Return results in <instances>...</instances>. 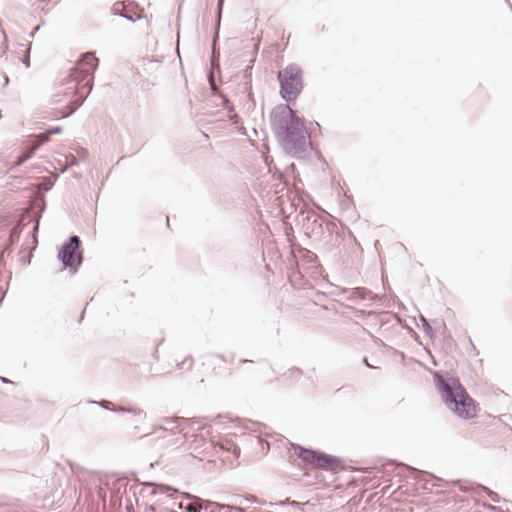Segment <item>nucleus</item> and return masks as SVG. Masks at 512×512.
I'll list each match as a JSON object with an SVG mask.
<instances>
[{
	"label": "nucleus",
	"instance_id": "f257e3e1",
	"mask_svg": "<svg viewBox=\"0 0 512 512\" xmlns=\"http://www.w3.org/2000/svg\"><path fill=\"white\" fill-rule=\"evenodd\" d=\"M271 130L285 153L305 158L311 148L310 134L288 104L275 106L270 113Z\"/></svg>",
	"mask_w": 512,
	"mask_h": 512
},
{
	"label": "nucleus",
	"instance_id": "f03ea898",
	"mask_svg": "<svg viewBox=\"0 0 512 512\" xmlns=\"http://www.w3.org/2000/svg\"><path fill=\"white\" fill-rule=\"evenodd\" d=\"M98 59L93 53H86L78 60L63 85H66L63 95L68 99L67 105L61 109L60 117H68L84 102L93 87V74L98 66Z\"/></svg>",
	"mask_w": 512,
	"mask_h": 512
},
{
	"label": "nucleus",
	"instance_id": "7ed1b4c3",
	"mask_svg": "<svg viewBox=\"0 0 512 512\" xmlns=\"http://www.w3.org/2000/svg\"><path fill=\"white\" fill-rule=\"evenodd\" d=\"M434 380L441 399L449 410L461 419H470L475 415L474 400L457 377L448 372H436Z\"/></svg>",
	"mask_w": 512,
	"mask_h": 512
},
{
	"label": "nucleus",
	"instance_id": "20e7f679",
	"mask_svg": "<svg viewBox=\"0 0 512 512\" xmlns=\"http://www.w3.org/2000/svg\"><path fill=\"white\" fill-rule=\"evenodd\" d=\"M280 94L286 102L295 101L303 89L302 70L297 64H289L277 75Z\"/></svg>",
	"mask_w": 512,
	"mask_h": 512
},
{
	"label": "nucleus",
	"instance_id": "39448f33",
	"mask_svg": "<svg viewBox=\"0 0 512 512\" xmlns=\"http://www.w3.org/2000/svg\"><path fill=\"white\" fill-rule=\"evenodd\" d=\"M293 450L302 461L317 469L334 473L344 467L343 461L339 457L325 452L308 449L298 444L293 445Z\"/></svg>",
	"mask_w": 512,
	"mask_h": 512
},
{
	"label": "nucleus",
	"instance_id": "423d86ee",
	"mask_svg": "<svg viewBox=\"0 0 512 512\" xmlns=\"http://www.w3.org/2000/svg\"><path fill=\"white\" fill-rule=\"evenodd\" d=\"M80 244V238L77 235H72L61 247L58 258L65 267H73L75 264L82 263V256L79 253Z\"/></svg>",
	"mask_w": 512,
	"mask_h": 512
},
{
	"label": "nucleus",
	"instance_id": "0eeeda50",
	"mask_svg": "<svg viewBox=\"0 0 512 512\" xmlns=\"http://www.w3.org/2000/svg\"><path fill=\"white\" fill-rule=\"evenodd\" d=\"M187 422L184 418H165L161 424L157 426L152 433L144 435L142 438H147L154 435L156 439H165L170 433H182L184 431V424Z\"/></svg>",
	"mask_w": 512,
	"mask_h": 512
},
{
	"label": "nucleus",
	"instance_id": "6e6552de",
	"mask_svg": "<svg viewBox=\"0 0 512 512\" xmlns=\"http://www.w3.org/2000/svg\"><path fill=\"white\" fill-rule=\"evenodd\" d=\"M302 227L309 238H320L323 235V219L315 212H308L303 218Z\"/></svg>",
	"mask_w": 512,
	"mask_h": 512
},
{
	"label": "nucleus",
	"instance_id": "1a4fd4ad",
	"mask_svg": "<svg viewBox=\"0 0 512 512\" xmlns=\"http://www.w3.org/2000/svg\"><path fill=\"white\" fill-rule=\"evenodd\" d=\"M344 293L347 294L346 299L354 303H358L360 301L374 302L379 299L378 295L374 294L366 288L361 287L347 289L344 291Z\"/></svg>",
	"mask_w": 512,
	"mask_h": 512
},
{
	"label": "nucleus",
	"instance_id": "9d476101",
	"mask_svg": "<svg viewBox=\"0 0 512 512\" xmlns=\"http://www.w3.org/2000/svg\"><path fill=\"white\" fill-rule=\"evenodd\" d=\"M184 498L188 500V503L184 507L185 511H187V512H204V511H206L205 499H202L195 495H191L189 493H184Z\"/></svg>",
	"mask_w": 512,
	"mask_h": 512
},
{
	"label": "nucleus",
	"instance_id": "9b49d317",
	"mask_svg": "<svg viewBox=\"0 0 512 512\" xmlns=\"http://www.w3.org/2000/svg\"><path fill=\"white\" fill-rule=\"evenodd\" d=\"M169 436L165 439H156L160 441V445L162 447H172L179 446L183 444L186 440V435L182 433H170Z\"/></svg>",
	"mask_w": 512,
	"mask_h": 512
},
{
	"label": "nucleus",
	"instance_id": "f8f14e48",
	"mask_svg": "<svg viewBox=\"0 0 512 512\" xmlns=\"http://www.w3.org/2000/svg\"><path fill=\"white\" fill-rule=\"evenodd\" d=\"M109 411L114 413H129L135 417L136 421H142L146 418V412L140 409L126 408V407H112Z\"/></svg>",
	"mask_w": 512,
	"mask_h": 512
},
{
	"label": "nucleus",
	"instance_id": "ddd939ff",
	"mask_svg": "<svg viewBox=\"0 0 512 512\" xmlns=\"http://www.w3.org/2000/svg\"><path fill=\"white\" fill-rule=\"evenodd\" d=\"M206 511L204 512H222V510H232L233 506L229 504H220L210 500H205Z\"/></svg>",
	"mask_w": 512,
	"mask_h": 512
},
{
	"label": "nucleus",
	"instance_id": "4468645a",
	"mask_svg": "<svg viewBox=\"0 0 512 512\" xmlns=\"http://www.w3.org/2000/svg\"><path fill=\"white\" fill-rule=\"evenodd\" d=\"M49 137L50 136L48 135L47 131H45L44 133H40L37 136H35V138L33 139V143L31 145L33 150L36 151L41 145H43L44 143L48 142Z\"/></svg>",
	"mask_w": 512,
	"mask_h": 512
},
{
	"label": "nucleus",
	"instance_id": "2eb2a0df",
	"mask_svg": "<svg viewBox=\"0 0 512 512\" xmlns=\"http://www.w3.org/2000/svg\"><path fill=\"white\" fill-rule=\"evenodd\" d=\"M174 493H177L176 489H174L170 486L164 485V484L157 485L154 488V490L152 491V494H154V495L168 494V496H172Z\"/></svg>",
	"mask_w": 512,
	"mask_h": 512
},
{
	"label": "nucleus",
	"instance_id": "dca6fc26",
	"mask_svg": "<svg viewBox=\"0 0 512 512\" xmlns=\"http://www.w3.org/2000/svg\"><path fill=\"white\" fill-rule=\"evenodd\" d=\"M35 153V150H33L32 147H30L25 153H23L16 161L15 166H21L23 163H25L28 159H30L33 154Z\"/></svg>",
	"mask_w": 512,
	"mask_h": 512
},
{
	"label": "nucleus",
	"instance_id": "f3484780",
	"mask_svg": "<svg viewBox=\"0 0 512 512\" xmlns=\"http://www.w3.org/2000/svg\"><path fill=\"white\" fill-rule=\"evenodd\" d=\"M478 489L485 492L492 502L499 503L500 497L496 492L490 490L489 488H487L485 486H479Z\"/></svg>",
	"mask_w": 512,
	"mask_h": 512
},
{
	"label": "nucleus",
	"instance_id": "a211bd4d",
	"mask_svg": "<svg viewBox=\"0 0 512 512\" xmlns=\"http://www.w3.org/2000/svg\"><path fill=\"white\" fill-rule=\"evenodd\" d=\"M419 322L421 323L420 324L421 328L426 333V335L431 336L432 332H433V329H432L430 323L428 322V320L423 315H420L419 316Z\"/></svg>",
	"mask_w": 512,
	"mask_h": 512
},
{
	"label": "nucleus",
	"instance_id": "6ab92c4d",
	"mask_svg": "<svg viewBox=\"0 0 512 512\" xmlns=\"http://www.w3.org/2000/svg\"><path fill=\"white\" fill-rule=\"evenodd\" d=\"M20 233H21V224L19 222L10 231L9 240H10L11 244H13L14 241L19 237Z\"/></svg>",
	"mask_w": 512,
	"mask_h": 512
},
{
	"label": "nucleus",
	"instance_id": "aec40b11",
	"mask_svg": "<svg viewBox=\"0 0 512 512\" xmlns=\"http://www.w3.org/2000/svg\"><path fill=\"white\" fill-rule=\"evenodd\" d=\"M7 48L6 35L2 30H0V58L6 54Z\"/></svg>",
	"mask_w": 512,
	"mask_h": 512
},
{
	"label": "nucleus",
	"instance_id": "412c9836",
	"mask_svg": "<svg viewBox=\"0 0 512 512\" xmlns=\"http://www.w3.org/2000/svg\"><path fill=\"white\" fill-rule=\"evenodd\" d=\"M302 257L308 263H313L317 259L316 254L306 249L302 251Z\"/></svg>",
	"mask_w": 512,
	"mask_h": 512
},
{
	"label": "nucleus",
	"instance_id": "4be33fe9",
	"mask_svg": "<svg viewBox=\"0 0 512 512\" xmlns=\"http://www.w3.org/2000/svg\"><path fill=\"white\" fill-rule=\"evenodd\" d=\"M124 7L123 2H116L112 7V13L115 16H119V14H123L122 8Z\"/></svg>",
	"mask_w": 512,
	"mask_h": 512
},
{
	"label": "nucleus",
	"instance_id": "5701e85b",
	"mask_svg": "<svg viewBox=\"0 0 512 512\" xmlns=\"http://www.w3.org/2000/svg\"><path fill=\"white\" fill-rule=\"evenodd\" d=\"M78 163H79V159L72 155L69 164H67L65 167H63L61 169V172L62 173L65 172L67 170L68 166H76V165H78Z\"/></svg>",
	"mask_w": 512,
	"mask_h": 512
},
{
	"label": "nucleus",
	"instance_id": "b1692460",
	"mask_svg": "<svg viewBox=\"0 0 512 512\" xmlns=\"http://www.w3.org/2000/svg\"><path fill=\"white\" fill-rule=\"evenodd\" d=\"M89 403H91V404H98V405H100L102 408H104V409H106V410L112 409V408L110 407V404H111V403H110L109 401H106V400H103V401H101V402H97V401H90Z\"/></svg>",
	"mask_w": 512,
	"mask_h": 512
},
{
	"label": "nucleus",
	"instance_id": "393cba45",
	"mask_svg": "<svg viewBox=\"0 0 512 512\" xmlns=\"http://www.w3.org/2000/svg\"><path fill=\"white\" fill-rule=\"evenodd\" d=\"M48 135H53V134H59L61 133L62 131V128L60 126H57V127H53V128H50V129H47L46 130Z\"/></svg>",
	"mask_w": 512,
	"mask_h": 512
},
{
	"label": "nucleus",
	"instance_id": "a878e982",
	"mask_svg": "<svg viewBox=\"0 0 512 512\" xmlns=\"http://www.w3.org/2000/svg\"><path fill=\"white\" fill-rule=\"evenodd\" d=\"M119 16L122 17V18H125V19H127L128 21H131V22H135L136 19H137V18H134L133 16L125 14V13L119 14Z\"/></svg>",
	"mask_w": 512,
	"mask_h": 512
},
{
	"label": "nucleus",
	"instance_id": "bb28decb",
	"mask_svg": "<svg viewBox=\"0 0 512 512\" xmlns=\"http://www.w3.org/2000/svg\"><path fill=\"white\" fill-rule=\"evenodd\" d=\"M246 500H247V501H249V502H251V503H258V499H257V497H256V496H254V495H249V496H247V497H246Z\"/></svg>",
	"mask_w": 512,
	"mask_h": 512
},
{
	"label": "nucleus",
	"instance_id": "cd10ccee",
	"mask_svg": "<svg viewBox=\"0 0 512 512\" xmlns=\"http://www.w3.org/2000/svg\"><path fill=\"white\" fill-rule=\"evenodd\" d=\"M23 63L25 64L26 67L30 66L29 53L24 58Z\"/></svg>",
	"mask_w": 512,
	"mask_h": 512
},
{
	"label": "nucleus",
	"instance_id": "c85d7f7f",
	"mask_svg": "<svg viewBox=\"0 0 512 512\" xmlns=\"http://www.w3.org/2000/svg\"><path fill=\"white\" fill-rule=\"evenodd\" d=\"M233 506V509L232 510H235L237 512H246V509L245 508H242V507H239V506Z\"/></svg>",
	"mask_w": 512,
	"mask_h": 512
},
{
	"label": "nucleus",
	"instance_id": "c756f323",
	"mask_svg": "<svg viewBox=\"0 0 512 512\" xmlns=\"http://www.w3.org/2000/svg\"><path fill=\"white\" fill-rule=\"evenodd\" d=\"M209 81H210L212 90H215L216 87H215V83H214V79H213L212 75L209 77Z\"/></svg>",
	"mask_w": 512,
	"mask_h": 512
},
{
	"label": "nucleus",
	"instance_id": "7c9ffc66",
	"mask_svg": "<svg viewBox=\"0 0 512 512\" xmlns=\"http://www.w3.org/2000/svg\"><path fill=\"white\" fill-rule=\"evenodd\" d=\"M362 361H363V363L365 364V366H366V367L371 368V369H372V368H374V367H373V366L368 362L367 358H363V360H362Z\"/></svg>",
	"mask_w": 512,
	"mask_h": 512
},
{
	"label": "nucleus",
	"instance_id": "2f4dec72",
	"mask_svg": "<svg viewBox=\"0 0 512 512\" xmlns=\"http://www.w3.org/2000/svg\"><path fill=\"white\" fill-rule=\"evenodd\" d=\"M39 29H40V26H36V27L32 30V32L30 33V36H31V37H34V35L38 32V30H39Z\"/></svg>",
	"mask_w": 512,
	"mask_h": 512
},
{
	"label": "nucleus",
	"instance_id": "473e14b6",
	"mask_svg": "<svg viewBox=\"0 0 512 512\" xmlns=\"http://www.w3.org/2000/svg\"><path fill=\"white\" fill-rule=\"evenodd\" d=\"M3 78H4V86H7L9 83V78L6 74L3 75Z\"/></svg>",
	"mask_w": 512,
	"mask_h": 512
},
{
	"label": "nucleus",
	"instance_id": "72a5a7b5",
	"mask_svg": "<svg viewBox=\"0 0 512 512\" xmlns=\"http://www.w3.org/2000/svg\"><path fill=\"white\" fill-rule=\"evenodd\" d=\"M2 382L3 383H6V384H14L13 381L9 380V379H6V378H1Z\"/></svg>",
	"mask_w": 512,
	"mask_h": 512
},
{
	"label": "nucleus",
	"instance_id": "f704fd0d",
	"mask_svg": "<svg viewBox=\"0 0 512 512\" xmlns=\"http://www.w3.org/2000/svg\"><path fill=\"white\" fill-rule=\"evenodd\" d=\"M87 155H88V152L86 150H83L81 159L84 160L87 157Z\"/></svg>",
	"mask_w": 512,
	"mask_h": 512
},
{
	"label": "nucleus",
	"instance_id": "c9c22d12",
	"mask_svg": "<svg viewBox=\"0 0 512 512\" xmlns=\"http://www.w3.org/2000/svg\"><path fill=\"white\" fill-rule=\"evenodd\" d=\"M147 509L151 512H156V508L153 505L148 506Z\"/></svg>",
	"mask_w": 512,
	"mask_h": 512
},
{
	"label": "nucleus",
	"instance_id": "e433bc0d",
	"mask_svg": "<svg viewBox=\"0 0 512 512\" xmlns=\"http://www.w3.org/2000/svg\"><path fill=\"white\" fill-rule=\"evenodd\" d=\"M185 505H186V504H184L183 502H180V503L178 504V508H179V509H183V510H184Z\"/></svg>",
	"mask_w": 512,
	"mask_h": 512
},
{
	"label": "nucleus",
	"instance_id": "4c0bfd02",
	"mask_svg": "<svg viewBox=\"0 0 512 512\" xmlns=\"http://www.w3.org/2000/svg\"><path fill=\"white\" fill-rule=\"evenodd\" d=\"M221 6H222V0H219V2H218L219 11L221 10Z\"/></svg>",
	"mask_w": 512,
	"mask_h": 512
},
{
	"label": "nucleus",
	"instance_id": "58836bf2",
	"mask_svg": "<svg viewBox=\"0 0 512 512\" xmlns=\"http://www.w3.org/2000/svg\"><path fill=\"white\" fill-rule=\"evenodd\" d=\"M460 490L463 491V492H468V489L465 488V487H462V486L460 487Z\"/></svg>",
	"mask_w": 512,
	"mask_h": 512
},
{
	"label": "nucleus",
	"instance_id": "ea45409f",
	"mask_svg": "<svg viewBox=\"0 0 512 512\" xmlns=\"http://www.w3.org/2000/svg\"><path fill=\"white\" fill-rule=\"evenodd\" d=\"M224 103H225V107H228L227 104H228V100L224 98Z\"/></svg>",
	"mask_w": 512,
	"mask_h": 512
},
{
	"label": "nucleus",
	"instance_id": "a19ab883",
	"mask_svg": "<svg viewBox=\"0 0 512 512\" xmlns=\"http://www.w3.org/2000/svg\"><path fill=\"white\" fill-rule=\"evenodd\" d=\"M220 24V16L218 17V20H217V25L219 26Z\"/></svg>",
	"mask_w": 512,
	"mask_h": 512
},
{
	"label": "nucleus",
	"instance_id": "79ce46f5",
	"mask_svg": "<svg viewBox=\"0 0 512 512\" xmlns=\"http://www.w3.org/2000/svg\"><path fill=\"white\" fill-rule=\"evenodd\" d=\"M419 474H423V475H426V472L425 471H422V472H418Z\"/></svg>",
	"mask_w": 512,
	"mask_h": 512
},
{
	"label": "nucleus",
	"instance_id": "37998d69",
	"mask_svg": "<svg viewBox=\"0 0 512 512\" xmlns=\"http://www.w3.org/2000/svg\"><path fill=\"white\" fill-rule=\"evenodd\" d=\"M242 362L246 363V362H250V361L247 359H244V360H242Z\"/></svg>",
	"mask_w": 512,
	"mask_h": 512
},
{
	"label": "nucleus",
	"instance_id": "c03bdc74",
	"mask_svg": "<svg viewBox=\"0 0 512 512\" xmlns=\"http://www.w3.org/2000/svg\"><path fill=\"white\" fill-rule=\"evenodd\" d=\"M508 6H510V9H511V12H512V6H511V3H508Z\"/></svg>",
	"mask_w": 512,
	"mask_h": 512
},
{
	"label": "nucleus",
	"instance_id": "a18cd8bd",
	"mask_svg": "<svg viewBox=\"0 0 512 512\" xmlns=\"http://www.w3.org/2000/svg\"><path fill=\"white\" fill-rule=\"evenodd\" d=\"M508 6H510V9H511V12H512V6H511V3H508Z\"/></svg>",
	"mask_w": 512,
	"mask_h": 512
},
{
	"label": "nucleus",
	"instance_id": "49530a36",
	"mask_svg": "<svg viewBox=\"0 0 512 512\" xmlns=\"http://www.w3.org/2000/svg\"><path fill=\"white\" fill-rule=\"evenodd\" d=\"M508 6H510V9H511V12H512V6H511V3H508Z\"/></svg>",
	"mask_w": 512,
	"mask_h": 512
},
{
	"label": "nucleus",
	"instance_id": "de8ad7c7",
	"mask_svg": "<svg viewBox=\"0 0 512 512\" xmlns=\"http://www.w3.org/2000/svg\"><path fill=\"white\" fill-rule=\"evenodd\" d=\"M224 512H231L232 510H223Z\"/></svg>",
	"mask_w": 512,
	"mask_h": 512
}]
</instances>
